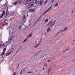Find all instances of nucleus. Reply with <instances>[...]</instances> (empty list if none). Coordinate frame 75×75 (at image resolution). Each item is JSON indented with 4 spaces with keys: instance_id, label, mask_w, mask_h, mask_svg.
Masks as SVG:
<instances>
[{
    "instance_id": "obj_10",
    "label": "nucleus",
    "mask_w": 75,
    "mask_h": 75,
    "mask_svg": "<svg viewBox=\"0 0 75 75\" xmlns=\"http://www.w3.org/2000/svg\"><path fill=\"white\" fill-rule=\"evenodd\" d=\"M25 69H22L20 73V75L21 74V73H23V72H24V71H25Z\"/></svg>"
},
{
    "instance_id": "obj_32",
    "label": "nucleus",
    "mask_w": 75,
    "mask_h": 75,
    "mask_svg": "<svg viewBox=\"0 0 75 75\" xmlns=\"http://www.w3.org/2000/svg\"><path fill=\"white\" fill-rule=\"evenodd\" d=\"M6 48H5L4 49V51H3L4 52H5V51H6Z\"/></svg>"
},
{
    "instance_id": "obj_6",
    "label": "nucleus",
    "mask_w": 75,
    "mask_h": 75,
    "mask_svg": "<svg viewBox=\"0 0 75 75\" xmlns=\"http://www.w3.org/2000/svg\"><path fill=\"white\" fill-rule=\"evenodd\" d=\"M35 59V57H31V58H29L28 59L29 61H34Z\"/></svg>"
},
{
    "instance_id": "obj_17",
    "label": "nucleus",
    "mask_w": 75,
    "mask_h": 75,
    "mask_svg": "<svg viewBox=\"0 0 75 75\" xmlns=\"http://www.w3.org/2000/svg\"><path fill=\"white\" fill-rule=\"evenodd\" d=\"M43 60H44V59H43V58L41 57L40 58V61H43Z\"/></svg>"
},
{
    "instance_id": "obj_15",
    "label": "nucleus",
    "mask_w": 75,
    "mask_h": 75,
    "mask_svg": "<svg viewBox=\"0 0 75 75\" xmlns=\"http://www.w3.org/2000/svg\"><path fill=\"white\" fill-rule=\"evenodd\" d=\"M38 2H39V0H36L35 1V4H37Z\"/></svg>"
},
{
    "instance_id": "obj_19",
    "label": "nucleus",
    "mask_w": 75,
    "mask_h": 75,
    "mask_svg": "<svg viewBox=\"0 0 75 75\" xmlns=\"http://www.w3.org/2000/svg\"><path fill=\"white\" fill-rule=\"evenodd\" d=\"M18 3H21L22 2V0H18Z\"/></svg>"
},
{
    "instance_id": "obj_42",
    "label": "nucleus",
    "mask_w": 75,
    "mask_h": 75,
    "mask_svg": "<svg viewBox=\"0 0 75 75\" xmlns=\"http://www.w3.org/2000/svg\"><path fill=\"white\" fill-rule=\"evenodd\" d=\"M6 24H7V23H5L4 24H3V25H6Z\"/></svg>"
},
{
    "instance_id": "obj_18",
    "label": "nucleus",
    "mask_w": 75,
    "mask_h": 75,
    "mask_svg": "<svg viewBox=\"0 0 75 75\" xmlns=\"http://www.w3.org/2000/svg\"><path fill=\"white\" fill-rule=\"evenodd\" d=\"M64 30H62L61 31H60L59 32V33H63V32H64Z\"/></svg>"
},
{
    "instance_id": "obj_8",
    "label": "nucleus",
    "mask_w": 75,
    "mask_h": 75,
    "mask_svg": "<svg viewBox=\"0 0 75 75\" xmlns=\"http://www.w3.org/2000/svg\"><path fill=\"white\" fill-rule=\"evenodd\" d=\"M58 6V3L57 2H56L54 4V7H57Z\"/></svg>"
},
{
    "instance_id": "obj_27",
    "label": "nucleus",
    "mask_w": 75,
    "mask_h": 75,
    "mask_svg": "<svg viewBox=\"0 0 75 75\" xmlns=\"http://www.w3.org/2000/svg\"><path fill=\"white\" fill-rule=\"evenodd\" d=\"M67 27H66L64 28V31H67Z\"/></svg>"
},
{
    "instance_id": "obj_45",
    "label": "nucleus",
    "mask_w": 75,
    "mask_h": 75,
    "mask_svg": "<svg viewBox=\"0 0 75 75\" xmlns=\"http://www.w3.org/2000/svg\"><path fill=\"white\" fill-rule=\"evenodd\" d=\"M23 27H25V26L24 25H23Z\"/></svg>"
},
{
    "instance_id": "obj_4",
    "label": "nucleus",
    "mask_w": 75,
    "mask_h": 75,
    "mask_svg": "<svg viewBox=\"0 0 75 75\" xmlns=\"http://www.w3.org/2000/svg\"><path fill=\"white\" fill-rule=\"evenodd\" d=\"M52 5H51V6L48 8V9L47 10H46L45 13L42 14V15H45V14L48 11H49L50 10H51V8H52Z\"/></svg>"
},
{
    "instance_id": "obj_2",
    "label": "nucleus",
    "mask_w": 75,
    "mask_h": 75,
    "mask_svg": "<svg viewBox=\"0 0 75 75\" xmlns=\"http://www.w3.org/2000/svg\"><path fill=\"white\" fill-rule=\"evenodd\" d=\"M55 23V21L52 22V21H51L47 24V26H49L50 25L51 27H52L54 25Z\"/></svg>"
},
{
    "instance_id": "obj_50",
    "label": "nucleus",
    "mask_w": 75,
    "mask_h": 75,
    "mask_svg": "<svg viewBox=\"0 0 75 75\" xmlns=\"http://www.w3.org/2000/svg\"><path fill=\"white\" fill-rule=\"evenodd\" d=\"M30 25V24H29V25Z\"/></svg>"
},
{
    "instance_id": "obj_47",
    "label": "nucleus",
    "mask_w": 75,
    "mask_h": 75,
    "mask_svg": "<svg viewBox=\"0 0 75 75\" xmlns=\"http://www.w3.org/2000/svg\"><path fill=\"white\" fill-rule=\"evenodd\" d=\"M49 18V19H51V18L50 17V18Z\"/></svg>"
},
{
    "instance_id": "obj_20",
    "label": "nucleus",
    "mask_w": 75,
    "mask_h": 75,
    "mask_svg": "<svg viewBox=\"0 0 75 75\" xmlns=\"http://www.w3.org/2000/svg\"><path fill=\"white\" fill-rule=\"evenodd\" d=\"M15 3L13 4V5H16V4H17V1H16V2H14Z\"/></svg>"
},
{
    "instance_id": "obj_33",
    "label": "nucleus",
    "mask_w": 75,
    "mask_h": 75,
    "mask_svg": "<svg viewBox=\"0 0 75 75\" xmlns=\"http://www.w3.org/2000/svg\"><path fill=\"white\" fill-rule=\"evenodd\" d=\"M28 73H30L31 74H33V73H32L31 71H29V72H27Z\"/></svg>"
},
{
    "instance_id": "obj_24",
    "label": "nucleus",
    "mask_w": 75,
    "mask_h": 75,
    "mask_svg": "<svg viewBox=\"0 0 75 75\" xmlns=\"http://www.w3.org/2000/svg\"><path fill=\"white\" fill-rule=\"evenodd\" d=\"M44 66H45V67H48V66L47 65V63H46L44 64Z\"/></svg>"
},
{
    "instance_id": "obj_53",
    "label": "nucleus",
    "mask_w": 75,
    "mask_h": 75,
    "mask_svg": "<svg viewBox=\"0 0 75 75\" xmlns=\"http://www.w3.org/2000/svg\"><path fill=\"white\" fill-rule=\"evenodd\" d=\"M19 64L18 65V66H19Z\"/></svg>"
},
{
    "instance_id": "obj_16",
    "label": "nucleus",
    "mask_w": 75,
    "mask_h": 75,
    "mask_svg": "<svg viewBox=\"0 0 75 75\" xmlns=\"http://www.w3.org/2000/svg\"><path fill=\"white\" fill-rule=\"evenodd\" d=\"M75 8H74L72 9V11L71 12V13H74V12H75Z\"/></svg>"
},
{
    "instance_id": "obj_31",
    "label": "nucleus",
    "mask_w": 75,
    "mask_h": 75,
    "mask_svg": "<svg viewBox=\"0 0 75 75\" xmlns=\"http://www.w3.org/2000/svg\"><path fill=\"white\" fill-rule=\"evenodd\" d=\"M0 47H3L4 45H3L2 44H0Z\"/></svg>"
},
{
    "instance_id": "obj_39",
    "label": "nucleus",
    "mask_w": 75,
    "mask_h": 75,
    "mask_svg": "<svg viewBox=\"0 0 75 75\" xmlns=\"http://www.w3.org/2000/svg\"><path fill=\"white\" fill-rule=\"evenodd\" d=\"M41 58H43V59H45V58L44 57V56L43 57H41Z\"/></svg>"
},
{
    "instance_id": "obj_23",
    "label": "nucleus",
    "mask_w": 75,
    "mask_h": 75,
    "mask_svg": "<svg viewBox=\"0 0 75 75\" xmlns=\"http://www.w3.org/2000/svg\"><path fill=\"white\" fill-rule=\"evenodd\" d=\"M50 30H51V28H49L47 30V32H49Z\"/></svg>"
},
{
    "instance_id": "obj_29",
    "label": "nucleus",
    "mask_w": 75,
    "mask_h": 75,
    "mask_svg": "<svg viewBox=\"0 0 75 75\" xmlns=\"http://www.w3.org/2000/svg\"><path fill=\"white\" fill-rule=\"evenodd\" d=\"M54 1H55V0H52L51 1V3H54Z\"/></svg>"
},
{
    "instance_id": "obj_43",
    "label": "nucleus",
    "mask_w": 75,
    "mask_h": 75,
    "mask_svg": "<svg viewBox=\"0 0 75 75\" xmlns=\"http://www.w3.org/2000/svg\"><path fill=\"white\" fill-rule=\"evenodd\" d=\"M13 16V14H12V15H11V16H10V17H11V16Z\"/></svg>"
},
{
    "instance_id": "obj_52",
    "label": "nucleus",
    "mask_w": 75,
    "mask_h": 75,
    "mask_svg": "<svg viewBox=\"0 0 75 75\" xmlns=\"http://www.w3.org/2000/svg\"><path fill=\"white\" fill-rule=\"evenodd\" d=\"M13 49H14V48H13Z\"/></svg>"
},
{
    "instance_id": "obj_26",
    "label": "nucleus",
    "mask_w": 75,
    "mask_h": 75,
    "mask_svg": "<svg viewBox=\"0 0 75 75\" xmlns=\"http://www.w3.org/2000/svg\"><path fill=\"white\" fill-rule=\"evenodd\" d=\"M6 15H7V14H8V11H7L6 13Z\"/></svg>"
},
{
    "instance_id": "obj_11",
    "label": "nucleus",
    "mask_w": 75,
    "mask_h": 75,
    "mask_svg": "<svg viewBox=\"0 0 75 75\" xmlns=\"http://www.w3.org/2000/svg\"><path fill=\"white\" fill-rule=\"evenodd\" d=\"M33 35L32 34H31V33H30L29 35H28L27 36V38H29V37H32Z\"/></svg>"
},
{
    "instance_id": "obj_28",
    "label": "nucleus",
    "mask_w": 75,
    "mask_h": 75,
    "mask_svg": "<svg viewBox=\"0 0 75 75\" xmlns=\"http://www.w3.org/2000/svg\"><path fill=\"white\" fill-rule=\"evenodd\" d=\"M69 50V47H68L67 49H66L65 51H68Z\"/></svg>"
},
{
    "instance_id": "obj_14",
    "label": "nucleus",
    "mask_w": 75,
    "mask_h": 75,
    "mask_svg": "<svg viewBox=\"0 0 75 75\" xmlns=\"http://www.w3.org/2000/svg\"><path fill=\"white\" fill-rule=\"evenodd\" d=\"M30 11H33V12H34V11H35V8L33 9H30Z\"/></svg>"
},
{
    "instance_id": "obj_49",
    "label": "nucleus",
    "mask_w": 75,
    "mask_h": 75,
    "mask_svg": "<svg viewBox=\"0 0 75 75\" xmlns=\"http://www.w3.org/2000/svg\"><path fill=\"white\" fill-rule=\"evenodd\" d=\"M43 69H44V67H43Z\"/></svg>"
},
{
    "instance_id": "obj_48",
    "label": "nucleus",
    "mask_w": 75,
    "mask_h": 75,
    "mask_svg": "<svg viewBox=\"0 0 75 75\" xmlns=\"http://www.w3.org/2000/svg\"><path fill=\"white\" fill-rule=\"evenodd\" d=\"M25 27L23 28H25Z\"/></svg>"
},
{
    "instance_id": "obj_5",
    "label": "nucleus",
    "mask_w": 75,
    "mask_h": 75,
    "mask_svg": "<svg viewBox=\"0 0 75 75\" xmlns=\"http://www.w3.org/2000/svg\"><path fill=\"white\" fill-rule=\"evenodd\" d=\"M5 14V11H3L0 14V18H2V17L4 16V15Z\"/></svg>"
},
{
    "instance_id": "obj_25",
    "label": "nucleus",
    "mask_w": 75,
    "mask_h": 75,
    "mask_svg": "<svg viewBox=\"0 0 75 75\" xmlns=\"http://www.w3.org/2000/svg\"><path fill=\"white\" fill-rule=\"evenodd\" d=\"M48 19H46L45 20V22H46V23H47L48 22Z\"/></svg>"
},
{
    "instance_id": "obj_9",
    "label": "nucleus",
    "mask_w": 75,
    "mask_h": 75,
    "mask_svg": "<svg viewBox=\"0 0 75 75\" xmlns=\"http://www.w3.org/2000/svg\"><path fill=\"white\" fill-rule=\"evenodd\" d=\"M45 57H51V55L50 53H48V54L45 55Z\"/></svg>"
},
{
    "instance_id": "obj_7",
    "label": "nucleus",
    "mask_w": 75,
    "mask_h": 75,
    "mask_svg": "<svg viewBox=\"0 0 75 75\" xmlns=\"http://www.w3.org/2000/svg\"><path fill=\"white\" fill-rule=\"evenodd\" d=\"M42 3H43V1H41L39 3V6H41L42 4Z\"/></svg>"
},
{
    "instance_id": "obj_54",
    "label": "nucleus",
    "mask_w": 75,
    "mask_h": 75,
    "mask_svg": "<svg viewBox=\"0 0 75 75\" xmlns=\"http://www.w3.org/2000/svg\"><path fill=\"white\" fill-rule=\"evenodd\" d=\"M9 34H10V33H9Z\"/></svg>"
},
{
    "instance_id": "obj_3",
    "label": "nucleus",
    "mask_w": 75,
    "mask_h": 75,
    "mask_svg": "<svg viewBox=\"0 0 75 75\" xmlns=\"http://www.w3.org/2000/svg\"><path fill=\"white\" fill-rule=\"evenodd\" d=\"M11 40H12V37L10 36L9 38L8 39V41L7 42H6L4 43V45L6 46V45H7V43H9L10 41H11Z\"/></svg>"
},
{
    "instance_id": "obj_36",
    "label": "nucleus",
    "mask_w": 75,
    "mask_h": 75,
    "mask_svg": "<svg viewBox=\"0 0 75 75\" xmlns=\"http://www.w3.org/2000/svg\"><path fill=\"white\" fill-rule=\"evenodd\" d=\"M3 44V42L2 41H0V44Z\"/></svg>"
},
{
    "instance_id": "obj_40",
    "label": "nucleus",
    "mask_w": 75,
    "mask_h": 75,
    "mask_svg": "<svg viewBox=\"0 0 75 75\" xmlns=\"http://www.w3.org/2000/svg\"><path fill=\"white\" fill-rule=\"evenodd\" d=\"M23 17H24L23 18H25V15L23 16Z\"/></svg>"
},
{
    "instance_id": "obj_44",
    "label": "nucleus",
    "mask_w": 75,
    "mask_h": 75,
    "mask_svg": "<svg viewBox=\"0 0 75 75\" xmlns=\"http://www.w3.org/2000/svg\"><path fill=\"white\" fill-rule=\"evenodd\" d=\"M65 52V51H63V52Z\"/></svg>"
},
{
    "instance_id": "obj_22",
    "label": "nucleus",
    "mask_w": 75,
    "mask_h": 75,
    "mask_svg": "<svg viewBox=\"0 0 75 75\" xmlns=\"http://www.w3.org/2000/svg\"><path fill=\"white\" fill-rule=\"evenodd\" d=\"M48 71L49 72H48V73L49 74H50V72L51 71V69H50L49 68L48 69Z\"/></svg>"
},
{
    "instance_id": "obj_30",
    "label": "nucleus",
    "mask_w": 75,
    "mask_h": 75,
    "mask_svg": "<svg viewBox=\"0 0 75 75\" xmlns=\"http://www.w3.org/2000/svg\"><path fill=\"white\" fill-rule=\"evenodd\" d=\"M40 55H38L37 56V58H40Z\"/></svg>"
},
{
    "instance_id": "obj_46",
    "label": "nucleus",
    "mask_w": 75,
    "mask_h": 75,
    "mask_svg": "<svg viewBox=\"0 0 75 75\" xmlns=\"http://www.w3.org/2000/svg\"><path fill=\"white\" fill-rule=\"evenodd\" d=\"M21 28V26H20V27H19L20 28Z\"/></svg>"
},
{
    "instance_id": "obj_41",
    "label": "nucleus",
    "mask_w": 75,
    "mask_h": 75,
    "mask_svg": "<svg viewBox=\"0 0 75 75\" xmlns=\"http://www.w3.org/2000/svg\"><path fill=\"white\" fill-rule=\"evenodd\" d=\"M13 75H16V72H15L13 74Z\"/></svg>"
},
{
    "instance_id": "obj_1",
    "label": "nucleus",
    "mask_w": 75,
    "mask_h": 75,
    "mask_svg": "<svg viewBox=\"0 0 75 75\" xmlns=\"http://www.w3.org/2000/svg\"><path fill=\"white\" fill-rule=\"evenodd\" d=\"M32 1H33V0H27L25 1L24 2V4H29L28 5V7L30 8L31 7L33 6V4L32 3H31ZM29 3L30 4H29Z\"/></svg>"
},
{
    "instance_id": "obj_12",
    "label": "nucleus",
    "mask_w": 75,
    "mask_h": 75,
    "mask_svg": "<svg viewBox=\"0 0 75 75\" xmlns=\"http://www.w3.org/2000/svg\"><path fill=\"white\" fill-rule=\"evenodd\" d=\"M40 45V43H39L38 44H37V45H36L34 47V48H37V47H38Z\"/></svg>"
},
{
    "instance_id": "obj_51",
    "label": "nucleus",
    "mask_w": 75,
    "mask_h": 75,
    "mask_svg": "<svg viewBox=\"0 0 75 75\" xmlns=\"http://www.w3.org/2000/svg\"><path fill=\"white\" fill-rule=\"evenodd\" d=\"M9 35H10V34H9Z\"/></svg>"
},
{
    "instance_id": "obj_37",
    "label": "nucleus",
    "mask_w": 75,
    "mask_h": 75,
    "mask_svg": "<svg viewBox=\"0 0 75 75\" xmlns=\"http://www.w3.org/2000/svg\"><path fill=\"white\" fill-rule=\"evenodd\" d=\"M4 52H3L2 53V55H4Z\"/></svg>"
},
{
    "instance_id": "obj_34",
    "label": "nucleus",
    "mask_w": 75,
    "mask_h": 75,
    "mask_svg": "<svg viewBox=\"0 0 75 75\" xmlns=\"http://www.w3.org/2000/svg\"><path fill=\"white\" fill-rule=\"evenodd\" d=\"M27 41V39H25L23 41V42H25Z\"/></svg>"
},
{
    "instance_id": "obj_21",
    "label": "nucleus",
    "mask_w": 75,
    "mask_h": 75,
    "mask_svg": "<svg viewBox=\"0 0 75 75\" xmlns=\"http://www.w3.org/2000/svg\"><path fill=\"white\" fill-rule=\"evenodd\" d=\"M41 51L40 50V51H38V52H36L37 54H39V53H40V52Z\"/></svg>"
},
{
    "instance_id": "obj_35",
    "label": "nucleus",
    "mask_w": 75,
    "mask_h": 75,
    "mask_svg": "<svg viewBox=\"0 0 75 75\" xmlns=\"http://www.w3.org/2000/svg\"><path fill=\"white\" fill-rule=\"evenodd\" d=\"M51 61V59H49L47 61V62H50V61Z\"/></svg>"
},
{
    "instance_id": "obj_38",
    "label": "nucleus",
    "mask_w": 75,
    "mask_h": 75,
    "mask_svg": "<svg viewBox=\"0 0 75 75\" xmlns=\"http://www.w3.org/2000/svg\"><path fill=\"white\" fill-rule=\"evenodd\" d=\"M47 4V2L46 1H45V2L44 4V5H45V4Z\"/></svg>"
},
{
    "instance_id": "obj_13",
    "label": "nucleus",
    "mask_w": 75,
    "mask_h": 75,
    "mask_svg": "<svg viewBox=\"0 0 75 75\" xmlns=\"http://www.w3.org/2000/svg\"><path fill=\"white\" fill-rule=\"evenodd\" d=\"M12 51H13V50H12L11 52H10L7 53L6 54V56H8V55H9L11 53Z\"/></svg>"
}]
</instances>
